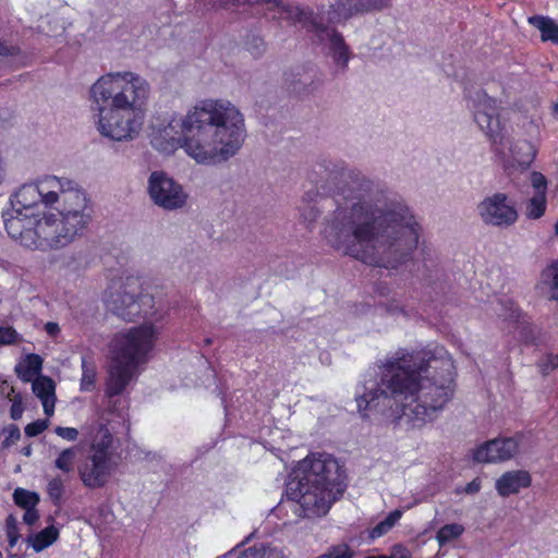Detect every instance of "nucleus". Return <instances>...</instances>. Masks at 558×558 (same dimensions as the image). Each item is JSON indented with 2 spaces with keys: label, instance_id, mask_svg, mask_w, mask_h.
<instances>
[{
  "label": "nucleus",
  "instance_id": "40",
  "mask_svg": "<svg viewBox=\"0 0 558 558\" xmlns=\"http://www.w3.org/2000/svg\"><path fill=\"white\" fill-rule=\"evenodd\" d=\"M389 558H411V553L408 548L398 544L391 548Z\"/></svg>",
  "mask_w": 558,
  "mask_h": 558
},
{
  "label": "nucleus",
  "instance_id": "22",
  "mask_svg": "<svg viewBox=\"0 0 558 558\" xmlns=\"http://www.w3.org/2000/svg\"><path fill=\"white\" fill-rule=\"evenodd\" d=\"M464 532L465 526L462 523H447L438 529L435 539L439 547H445L459 541Z\"/></svg>",
  "mask_w": 558,
  "mask_h": 558
},
{
  "label": "nucleus",
  "instance_id": "27",
  "mask_svg": "<svg viewBox=\"0 0 558 558\" xmlns=\"http://www.w3.org/2000/svg\"><path fill=\"white\" fill-rule=\"evenodd\" d=\"M546 206V195L537 193L527 201L524 214L529 219H538L545 214Z\"/></svg>",
  "mask_w": 558,
  "mask_h": 558
},
{
  "label": "nucleus",
  "instance_id": "47",
  "mask_svg": "<svg viewBox=\"0 0 558 558\" xmlns=\"http://www.w3.org/2000/svg\"><path fill=\"white\" fill-rule=\"evenodd\" d=\"M23 452L25 456H29L32 452V449L29 447H26V448H24Z\"/></svg>",
  "mask_w": 558,
  "mask_h": 558
},
{
  "label": "nucleus",
  "instance_id": "50",
  "mask_svg": "<svg viewBox=\"0 0 558 558\" xmlns=\"http://www.w3.org/2000/svg\"><path fill=\"white\" fill-rule=\"evenodd\" d=\"M414 505L415 502L413 505L408 506L407 509H411Z\"/></svg>",
  "mask_w": 558,
  "mask_h": 558
},
{
  "label": "nucleus",
  "instance_id": "19",
  "mask_svg": "<svg viewBox=\"0 0 558 558\" xmlns=\"http://www.w3.org/2000/svg\"><path fill=\"white\" fill-rule=\"evenodd\" d=\"M361 0H337L320 17L329 23H339L351 17L353 14L362 12Z\"/></svg>",
  "mask_w": 558,
  "mask_h": 558
},
{
  "label": "nucleus",
  "instance_id": "26",
  "mask_svg": "<svg viewBox=\"0 0 558 558\" xmlns=\"http://www.w3.org/2000/svg\"><path fill=\"white\" fill-rule=\"evenodd\" d=\"M78 449L76 447H69L60 451L54 460V465L58 470L70 473L74 469L77 459Z\"/></svg>",
  "mask_w": 558,
  "mask_h": 558
},
{
  "label": "nucleus",
  "instance_id": "45",
  "mask_svg": "<svg viewBox=\"0 0 558 558\" xmlns=\"http://www.w3.org/2000/svg\"><path fill=\"white\" fill-rule=\"evenodd\" d=\"M10 438L12 439H19L20 438V432L19 429H13L11 433H10Z\"/></svg>",
  "mask_w": 558,
  "mask_h": 558
},
{
  "label": "nucleus",
  "instance_id": "28",
  "mask_svg": "<svg viewBox=\"0 0 558 558\" xmlns=\"http://www.w3.org/2000/svg\"><path fill=\"white\" fill-rule=\"evenodd\" d=\"M13 499L23 509L36 508L39 502V496L36 493L20 487L14 490Z\"/></svg>",
  "mask_w": 558,
  "mask_h": 558
},
{
  "label": "nucleus",
  "instance_id": "23",
  "mask_svg": "<svg viewBox=\"0 0 558 558\" xmlns=\"http://www.w3.org/2000/svg\"><path fill=\"white\" fill-rule=\"evenodd\" d=\"M402 515L403 510L401 509H396L389 512L381 521L369 530V538L376 539L389 533L399 523Z\"/></svg>",
  "mask_w": 558,
  "mask_h": 558
},
{
  "label": "nucleus",
  "instance_id": "51",
  "mask_svg": "<svg viewBox=\"0 0 558 558\" xmlns=\"http://www.w3.org/2000/svg\"><path fill=\"white\" fill-rule=\"evenodd\" d=\"M0 558H2V554L0 553Z\"/></svg>",
  "mask_w": 558,
  "mask_h": 558
},
{
  "label": "nucleus",
  "instance_id": "44",
  "mask_svg": "<svg viewBox=\"0 0 558 558\" xmlns=\"http://www.w3.org/2000/svg\"><path fill=\"white\" fill-rule=\"evenodd\" d=\"M45 330L47 331L48 335L54 337L59 333L60 327L57 323L50 322L45 325Z\"/></svg>",
  "mask_w": 558,
  "mask_h": 558
},
{
  "label": "nucleus",
  "instance_id": "49",
  "mask_svg": "<svg viewBox=\"0 0 558 558\" xmlns=\"http://www.w3.org/2000/svg\"><path fill=\"white\" fill-rule=\"evenodd\" d=\"M554 229H555L556 235H558V220L556 221V223L554 226Z\"/></svg>",
  "mask_w": 558,
  "mask_h": 558
},
{
  "label": "nucleus",
  "instance_id": "41",
  "mask_svg": "<svg viewBox=\"0 0 558 558\" xmlns=\"http://www.w3.org/2000/svg\"><path fill=\"white\" fill-rule=\"evenodd\" d=\"M19 52V47L0 39V56H13Z\"/></svg>",
  "mask_w": 558,
  "mask_h": 558
},
{
  "label": "nucleus",
  "instance_id": "14",
  "mask_svg": "<svg viewBox=\"0 0 558 558\" xmlns=\"http://www.w3.org/2000/svg\"><path fill=\"white\" fill-rule=\"evenodd\" d=\"M310 27V31L316 32L322 40H327L329 54L338 65L344 68L349 62L350 51L343 38L333 29L324 27L320 22L317 21L311 22Z\"/></svg>",
  "mask_w": 558,
  "mask_h": 558
},
{
  "label": "nucleus",
  "instance_id": "13",
  "mask_svg": "<svg viewBox=\"0 0 558 558\" xmlns=\"http://www.w3.org/2000/svg\"><path fill=\"white\" fill-rule=\"evenodd\" d=\"M113 310L118 315L132 319L143 312V305H150L153 298L141 293L137 279H128L125 286L112 296Z\"/></svg>",
  "mask_w": 558,
  "mask_h": 558
},
{
  "label": "nucleus",
  "instance_id": "1",
  "mask_svg": "<svg viewBox=\"0 0 558 558\" xmlns=\"http://www.w3.org/2000/svg\"><path fill=\"white\" fill-rule=\"evenodd\" d=\"M336 209L325 219L324 240L366 264L402 263L417 248L422 227L411 209L383 196L369 180L352 181L335 192Z\"/></svg>",
  "mask_w": 558,
  "mask_h": 558
},
{
  "label": "nucleus",
  "instance_id": "6",
  "mask_svg": "<svg viewBox=\"0 0 558 558\" xmlns=\"http://www.w3.org/2000/svg\"><path fill=\"white\" fill-rule=\"evenodd\" d=\"M156 323L146 320L113 335L109 343L110 366L105 393L114 397L124 393L137 379L140 366L145 364L160 335Z\"/></svg>",
  "mask_w": 558,
  "mask_h": 558
},
{
  "label": "nucleus",
  "instance_id": "39",
  "mask_svg": "<svg viewBox=\"0 0 558 558\" xmlns=\"http://www.w3.org/2000/svg\"><path fill=\"white\" fill-rule=\"evenodd\" d=\"M387 2L388 0H361L363 11L381 9Z\"/></svg>",
  "mask_w": 558,
  "mask_h": 558
},
{
  "label": "nucleus",
  "instance_id": "25",
  "mask_svg": "<svg viewBox=\"0 0 558 558\" xmlns=\"http://www.w3.org/2000/svg\"><path fill=\"white\" fill-rule=\"evenodd\" d=\"M518 137H523L535 142L541 133L539 121L534 117H522L517 122Z\"/></svg>",
  "mask_w": 558,
  "mask_h": 558
},
{
  "label": "nucleus",
  "instance_id": "38",
  "mask_svg": "<svg viewBox=\"0 0 558 558\" xmlns=\"http://www.w3.org/2000/svg\"><path fill=\"white\" fill-rule=\"evenodd\" d=\"M16 340L17 333L14 329L0 327V345L14 343Z\"/></svg>",
  "mask_w": 558,
  "mask_h": 558
},
{
  "label": "nucleus",
  "instance_id": "17",
  "mask_svg": "<svg viewBox=\"0 0 558 558\" xmlns=\"http://www.w3.org/2000/svg\"><path fill=\"white\" fill-rule=\"evenodd\" d=\"M44 360L35 353L24 354L16 363L14 371L16 376L24 383H31L41 377Z\"/></svg>",
  "mask_w": 558,
  "mask_h": 558
},
{
  "label": "nucleus",
  "instance_id": "37",
  "mask_svg": "<svg viewBox=\"0 0 558 558\" xmlns=\"http://www.w3.org/2000/svg\"><path fill=\"white\" fill-rule=\"evenodd\" d=\"M48 420H38L36 422L28 424L25 427V433L27 436L34 437L43 433L48 427Z\"/></svg>",
  "mask_w": 558,
  "mask_h": 558
},
{
  "label": "nucleus",
  "instance_id": "21",
  "mask_svg": "<svg viewBox=\"0 0 558 558\" xmlns=\"http://www.w3.org/2000/svg\"><path fill=\"white\" fill-rule=\"evenodd\" d=\"M59 538V530L54 525L47 526L27 538V544L36 553H40L54 544Z\"/></svg>",
  "mask_w": 558,
  "mask_h": 558
},
{
  "label": "nucleus",
  "instance_id": "35",
  "mask_svg": "<svg viewBox=\"0 0 558 558\" xmlns=\"http://www.w3.org/2000/svg\"><path fill=\"white\" fill-rule=\"evenodd\" d=\"M54 433L66 441H75L78 438V429L75 427L57 426Z\"/></svg>",
  "mask_w": 558,
  "mask_h": 558
},
{
  "label": "nucleus",
  "instance_id": "43",
  "mask_svg": "<svg viewBox=\"0 0 558 558\" xmlns=\"http://www.w3.org/2000/svg\"><path fill=\"white\" fill-rule=\"evenodd\" d=\"M38 518H39V515H38L36 508L25 509V513L23 515V521L26 524H28V525L34 524L38 520Z\"/></svg>",
  "mask_w": 558,
  "mask_h": 558
},
{
  "label": "nucleus",
  "instance_id": "42",
  "mask_svg": "<svg viewBox=\"0 0 558 558\" xmlns=\"http://www.w3.org/2000/svg\"><path fill=\"white\" fill-rule=\"evenodd\" d=\"M482 488V481L481 478L476 477L474 480H472L464 488H463V493L468 494V495H474L476 493H478Z\"/></svg>",
  "mask_w": 558,
  "mask_h": 558
},
{
  "label": "nucleus",
  "instance_id": "32",
  "mask_svg": "<svg viewBox=\"0 0 558 558\" xmlns=\"http://www.w3.org/2000/svg\"><path fill=\"white\" fill-rule=\"evenodd\" d=\"M5 533L8 537V543L10 547L16 545L20 534L17 530V521L13 515H9L5 522Z\"/></svg>",
  "mask_w": 558,
  "mask_h": 558
},
{
  "label": "nucleus",
  "instance_id": "31",
  "mask_svg": "<svg viewBox=\"0 0 558 558\" xmlns=\"http://www.w3.org/2000/svg\"><path fill=\"white\" fill-rule=\"evenodd\" d=\"M47 493L54 502H59L64 493V481L59 476L49 480Z\"/></svg>",
  "mask_w": 558,
  "mask_h": 558
},
{
  "label": "nucleus",
  "instance_id": "18",
  "mask_svg": "<svg viewBox=\"0 0 558 558\" xmlns=\"http://www.w3.org/2000/svg\"><path fill=\"white\" fill-rule=\"evenodd\" d=\"M535 289L541 296L558 301V259L542 271Z\"/></svg>",
  "mask_w": 558,
  "mask_h": 558
},
{
  "label": "nucleus",
  "instance_id": "15",
  "mask_svg": "<svg viewBox=\"0 0 558 558\" xmlns=\"http://www.w3.org/2000/svg\"><path fill=\"white\" fill-rule=\"evenodd\" d=\"M532 485V475L526 470H510L502 473L495 482V489L500 497L519 494Z\"/></svg>",
  "mask_w": 558,
  "mask_h": 558
},
{
  "label": "nucleus",
  "instance_id": "34",
  "mask_svg": "<svg viewBox=\"0 0 558 558\" xmlns=\"http://www.w3.org/2000/svg\"><path fill=\"white\" fill-rule=\"evenodd\" d=\"M530 183L532 187L535 190L536 194L543 193L546 195L547 180L541 172L533 171L530 174Z\"/></svg>",
  "mask_w": 558,
  "mask_h": 558
},
{
  "label": "nucleus",
  "instance_id": "8",
  "mask_svg": "<svg viewBox=\"0 0 558 558\" xmlns=\"http://www.w3.org/2000/svg\"><path fill=\"white\" fill-rule=\"evenodd\" d=\"M468 108L492 148L500 155L505 170L510 174L526 170L536 157V144L531 140L517 136L508 142L507 147H504L506 124L501 120L497 100L485 90L477 89L469 95Z\"/></svg>",
  "mask_w": 558,
  "mask_h": 558
},
{
  "label": "nucleus",
  "instance_id": "30",
  "mask_svg": "<svg viewBox=\"0 0 558 558\" xmlns=\"http://www.w3.org/2000/svg\"><path fill=\"white\" fill-rule=\"evenodd\" d=\"M238 558H284L281 550L276 548L247 549Z\"/></svg>",
  "mask_w": 558,
  "mask_h": 558
},
{
  "label": "nucleus",
  "instance_id": "3",
  "mask_svg": "<svg viewBox=\"0 0 558 558\" xmlns=\"http://www.w3.org/2000/svg\"><path fill=\"white\" fill-rule=\"evenodd\" d=\"M8 234L32 251L61 250L88 227L90 198L74 180L53 174L22 184L11 196Z\"/></svg>",
  "mask_w": 558,
  "mask_h": 558
},
{
  "label": "nucleus",
  "instance_id": "33",
  "mask_svg": "<svg viewBox=\"0 0 558 558\" xmlns=\"http://www.w3.org/2000/svg\"><path fill=\"white\" fill-rule=\"evenodd\" d=\"M322 556L323 558H352L353 550L347 544H339L332 546L326 554Z\"/></svg>",
  "mask_w": 558,
  "mask_h": 558
},
{
  "label": "nucleus",
  "instance_id": "4",
  "mask_svg": "<svg viewBox=\"0 0 558 558\" xmlns=\"http://www.w3.org/2000/svg\"><path fill=\"white\" fill-rule=\"evenodd\" d=\"M246 135L243 112L226 98H205L184 114L157 117L148 132L149 142L158 151L171 155L182 148L202 166L219 165L234 157Z\"/></svg>",
  "mask_w": 558,
  "mask_h": 558
},
{
  "label": "nucleus",
  "instance_id": "46",
  "mask_svg": "<svg viewBox=\"0 0 558 558\" xmlns=\"http://www.w3.org/2000/svg\"><path fill=\"white\" fill-rule=\"evenodd\" d=\"M553 112L556 117H558V99L553 105Z\"/></svg>",
  "mask_w": 558,
  "mask_h": 558
},
{
  "label": "nucleus",
  "instance_id": "10",
  "mask_svg": "<svg viewBox=\"0 0 558 558\" xmlns=\"http://www.w3.org/2000/svg\"><path fill=\"white\" fill-rule=\"evenodd\" d=\"M148 194L155 205L166 210L181 209L189 199L183 186L162 171L149 175Z\"/></svg>",
  "mask_w": 558,
  "mask_h": 558
},
{
  "label": "nucleus",
  "instance_id": "29",
  "mask_svg": "<svg viewBox=\"0 0 558 558\" xmlns=\"http://www.w3.org/2000/svg\"><path fill=\"white\" fill-rule=\"evenodd\" d=\"M81 391H92L96 384V368L85 360L82 363Z\"/></svg>",
  "mask_w": 558,
  "mask_h": 558
},
{
  "label": "nucleus",
  "instance_id": "24",
  "mask_svg": "<svg viewBox=\"0 0 558 558\" xmlns=\"http://www.w3.org/2000/svg\"><path fill=\"white\" fill-rule=\"evenodd\" d=\"M0 393L5 395L11 401L10 414L13 420L21 418L24 408L21 395H14V387L11 386L5 379L0 378Z\"/></svg>",
  "mask_w": 558,
  "mask_h": 558
},
{
  "label": "nucleus",
  "instance_id": "2",
  "mask_svg": "<svg viewBox=\"0 0 558 558\" xmlns=\"http://www.w3.org/2000/svg\"><path fill=\"white\" fill-rule=\"evenodd\" d=\"M453 393V363L442 348L409 353L398 351L381 367L378 385L365 379L355 393L362 417L380 407L400 404L399 416L412 427L434 420Z\"/></svg>",
  "mask_w": 558,
  "mask_h": 558
},
{
  "label": "nucleus",
  "instance_id": "5",
  "mask_svg": "<svg viewBox=\"0 0 558 558\" xmlns=\"http://www.w3.org/2000/svg\"><path fill=\"white\" fill-rule=\"evenodd\" d=\"M151 87L133 71L100 75L88 89L92 119L97 132L113 142H132L143 131Z\"/></svg>",
  "mask_w": 558,
  "mask_h": 558
},
{
  "label": "nucleus",
  "instance_id": "11",
  "mask_svg": "<svg viewBox=\"0 0 558 558\" xmlns=\"http://www.w3.org/2000/svg\"><path fill=\"white\" fill-rule=\"evenodd\" d=\"M521 435L497 437L484 441L472 450V459L477 463L496 464L517 458L521 451Z\"/></svg>",
  "mask_w": 558,
  "mask_h": 558
},
{
  "label": "nucleus",
  "instance_id": "16",
  "mask_svg": "<svg viewBox=\"0 0 558 558\" xmlns=\"http://www.w3.org/2000/svg\"><path fill=\"white\" fill-rule=\"evenodd\" d=\"M32 383L33 393L40 400L44 413L50 417L54 413L57 401L56 383L48 376L37 377Z\"/></svg>",
  "mask_w": 558,
  "mask_h": 558
},
{
  "label": "nucleus",
  "instance_id": "48",
  "mask_svg": "<svg viewBox=\"0 0 558 558\" xmlns=\"http://www.w3.org/2000/svg\"><path fill=\"white\" fill-rule=\"evenodd\" d=\"M366 558H389V556L386 555H379V556H368Z\"/></svg>",
  "mask_w": 558,
  "mask_h": 558
},
{
  "label": "nucleus",
  "instance_id": "20",
  "mask_svg": "<svg viewBox=\"0 0 558 558\" xmlns=\"http://www.w3.org/2000/svg\"><path fill=\"white\" fill-rule=\"evenodd\" d=\"M527 22L541 33L543 41H551L558 45V24L551 17L533 15L527 19Z\"/></svg>",
  "mask_w": 558,
  "mask_h": 558
},
{
  "label": "nucleus",
  "instance_id": "12",
  "mask_svg": "<svg viewBox=\"0 0 558 558\" xmlns=\"http://www.w3.org/2000/svg\"><path fill=\"white\" fill-rule=\"evenodd\" d=\"M477 211L482 220L492 226L509 227L518 220L514 203L504 193L485 197L477 205Z\"/></svg>",
  "mask_w": 558,
  "mask_h": 558
},
{
  "label": "nucleus",
  "instance_id": "9",
  "mask_svg": "<svg viewBox=\"0 0 558 558\" xmlns=\"http://www.w3.org/2000/svg\"><path fill=\"white\" fill-rule=\"evenodd\" d=\"M111 445V433L100 425L92 437L89 454L78 468L80 478L85 486L102 487L113 474L116 463L110 452Z\"/></svg>",
  "mask_w": 558,
  "mask_h": 558
},
{
  "label": "nucleus",
  "instance_id": "36",
  "mask_svg": "<svg viewBox=\"0 0 558 558\" xmlns=\"http://www.w3.org/2000/svg\"><path fill=\"white\" fill-rule=\"evenodd\" d=\"M539 367L544 374H548L549 372L556 369L558 367V355H545L539 362Z\"/></svg>",
  "mask_w": 558,
  "mask_h": 558
},
{
  "label": "nucleus",
  "instance_id": "7",
  "mask_svg": "<svg viewBox=\"0 0 558 558\" xmlns=\"http://www.w3.org/2000/svg\"><path fill=\"white\" fill-rule=\"evenodd\" d=\"M302 476L291 482L293 498L308 515H324L344 492V471L328 453H312L301 463Z\"/></svg>",
  "mask_w": 558,
  "mask_h": 558
}]
</instances>
